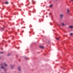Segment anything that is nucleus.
<instances>
[{"label":"nucleus","instance_id":"obj_1","mask_svg":"<svg viewBox=\"0 0 73 73\" xmlns=\"http://www.w3.org/2000/svg\"><path fill=\"white\" fill-rule=\"evenodd\" d=\"M40 48H41L42 49H44V47L42 46H40Z\"/></svg>","mask_w":73,"mask_h":73},{"label":"nucleus","instance_id":"obj_2","mask_svg":"<svg viewBox=\"0 0 73 73\" xmlns=\"http://www.w3.org/2000/svg\"><path fill=\"white\" fill-rule=\"evenodd\" d=\"M18 69L19 71H21V68L20 67H18Z\"/></svg>","mask_w":73,"mask_h":73},{"label":"nucleus","instance_id":"obj_3","mask_svg":"<svg viewBox=\"0 0 73 73\" xmlns=\"http://www.w3.org/2000/svg\"><path fill=\"white\" fill-rule=\"evenodd\" d=\"M69 27L70 28H71V29H72L73 28V26H69Z\"/></svg>","mask_w":73,"mask_h":73},{"label":"nucleus","instance_id":"obj_4","mask_svg":"<svg viewBox=\"0 0 73 73\" xmlns=\"http://www.w3.org/2000/svg\"><path fill=\"white\" fill-rule=\"evenodd\" d=\"M53 7V5H50V8H52Z\"/></svg>","mask_w":73,"mask_h":73},{"label":"nucleus","instance_id":"obj_5","mask_svg":"<svg viewBox=\"0 0 73 73\" xmlns=\"http://www.w3.org/2000/svg\"><path fill=\"white\" fill-rule=\"evenodd\" d=\"M60 16V17H61V18H62V16H63V15H62V14H61Z\"/></svg>","mask_w":73,"mask_h":73},{"label":"nucleus","instance_id":"obj_6","mask_svg":"<svg viewBox=\"0 0 73 73\" xmlns=\"http://www.w3.org/2000/svg\"><path fill=\"white\" fill-rule=\"evenodd\" d=\"M56 40H59L60 38L58 37L56 38Z\"/></svg>","mask_w":73,"mask_h":73},{"label":"nucleus","instance_id":"obj_7","mask_svg":"<svg viewBox=\"0 0 73 73\" xmlns=\"http://www.w3.org/2000/svg\"><path fill=\"white\" fill-rule=\"evenodd\" d=\"M62 25L63 26H65V24H64V23H62Z\"/></svg>","mask_w":73,"mask_h":73},{"label":"nucleus","instance_id":"obj_8","mask_svg":"<svg viewBox=\"0 0 73 73\" xmlns=\"http://www.w3.org/2000/svg\"><path fill=\"white\" fill-rule=\"evenodd\" d=\"M4 65L5 66H7V64H5V63H4Z\"/></svg>","mask_w":73,"mask_h":73},{"label":"nucleus","instance_id":"obj_9","mask_svg":"<svg viewBox=\"0 0 73 73\" xmlns=\"http://www.w3.org/2000/svg\"><path fill=\"white\" fill-rule=\"evenodd\" d=\"M11 56V54L9 53L7 54V56Z\"/></svg>","mask_w":73,"mask_h":73},{"label":"nucleus","instance_id":"obj_10","mask_svg":"<svg viewBox=\"0 0 73 73\" xmlns=\"http://www.w3.org/2000/svg\"><path fill=\"white\" fill-rule=\"evenodd\" d=\"M3 53H4V52H0V54H3Z\"/></svg>","mask_w":73,"mask_h":73},{"label":"nucleus","instance_id":"obj_11","mask_svg":"<svg viewBox=\"0 0 73 73\" xmlns=\"http://www.w3.org/2000/svg\"><path fill=\"white\" fill-rule=\"evenodd\" d=\"M1 68V69H5V68H4V67L3 66H2Z\"/></svg>","mask_w":73,"mask_h":73},{"label":"nucleus","instance_id":"obj_12","mask_svg":"<svg viewBox=\"0 0 73 73\" xmlns=\"http://www.w3.org/2000/svg\"><path fill=\"white\" fill-rule=\"evenodd\" d=\"M5 4H8V2H6L5 3Z\"/></svg>","mask_w":73,"mask_h":73},{"label":"nucleus","instance_id":"obj_13","mask_svg":"<svg viewBox=\"0 0 73 73\" xmlns=\"http://www.w3.org/2000/svg\"><path fill=\"white\" fill-rule=\"evenodd\" d=\"M67 10L68 12H69V9H67Z\"/></svg>","mask_w":73,"mask_h":73},{"label":"nucleus","instance_id":"obj_14","mask_svg":"<svg viewBox=\"0 0 73 73\" xmlns=\"http://www.w3.org/2000/svg\"><path fill=\"white\" fill-rule=\"evenodd\" d=\"M70 36H72V35H73V33H70Z\"/></svg>","mask_w":73,"mask_h":73},{"label":"nucleus","instance_id":"obj_15","mask_svg":"<svg viewBox=\"0 0 73 73\" xmlns=\"http://www.w3.org/2000/svg\"><path fill=\"white\" fill-rule=\"evenodd\" d=\"M13 68V66H11V68Z\"/></svg>","mask_w":73,"mask_h":73},{"label":"nucleus","instance_id":"obj_16","mask_svg":"<svg viewBox=\"0 0 73 73\" xmlns=\"http://www.w3.org/2000/svg\"><path fill=\"white\" fill-rule=\"evenodd\" d=\"M25 59L26 60H27V57H25Z\"/></svg>","mask_w":73,"mask_h":73},{"label":"nucleus","instance_id":"obj_17","mask_svg":"<svg viewBox=\"0 0 73 73\" xmlns=\"http://www.w3.org/2000/svg\"><path fill=\"white\" fill-rule=\"evenodd\" d=\"M22 28H25V27H22Z\"/></svg>","mask_w":73,"mask_h":73},{"label":"nucleus","instance_id":"obj_18","mask_svg":"<svg viewBox=\"0 0 73 73\" xmlns=\"http://www.w3.org/2000/svg\"><path fill=\"white\" fill-rule=\"evenodd\" d=\"M30 4V3H28V5H27L26 6H28V5H29V4Z\"/></svg>","mask_w":73,"mask_h":73},{"label":"nucleus","instance_id":"obj_19","mask_svg":"<svg viewBox=\"0 0 73 73\" xmlns=\"http://www.w3.org/2000/svg\"><path fill=\"white\" fill-rule=\"evenodd\" d=\"M2 30H4V28H2Z\"/></svg>","mask_w":73,"mask_h":73},{"label":"nucleus","instance_id":"obj_20","mask_svg":"<svg viewBox=\"0 0 73 73\" xmlns=\"http://www.w3.org/2000/svg\"><path fill=\"white\" fill-rule=\"evenodd\" d=\"M17 48V49H19V48Z\"/></svg>","mask_w":73,"mask_h":73},{"label":"nucleus","instance_id":"obj_21","mask_svg":"<svg viewBox=\"0 0 73 73\" xmlns=\"http://www.w3.org/2000/svg\"><path fill=\"white\" fill-rule=\"evenodd\" d=\"M39 22L40 23H41V21H39Z\"/></svg>","mask_w":73,"mask_h":73},{"label":"nucleus","instance_id":"obj_22","mask_svg":"<svg viewBox=\"0 0 73 73\" xmlns=\"http://www.w3.org/2000/svg\"><path fill=\"white\" fill-rule=\"evenodd\" d=\"M71 1H73V0H71Z\"/></svg>","mask_w":73,"mask_h":73},{"label":"nucleus","instance_id":"obj_23","mask_svg":"<svg viewBox=\"0 0 73 73\" xmlns=\"http://www.w3.org/2000/svg\"><path fill=\"white\" fill-rule=\"evenodd\" d=\"M2 48H1V50H3V49H1Z\"/></svg>","mask_w":73,"mask_h":73},{"label":"nucleus","instance_id":"obj_24","mask_svg":"<svg viewBox=\"0 0 73 73\" xmlns=\"http://www.w3.org/2000/svg\"><path fill=\"white\" fill-rule=\"evenodd\" d=\"M59 26H61V25H59Z\"/></svg>","mask_w":73,"mask_h":73},{"label":"nucleus","instance_id":"obj_25","mask_svg":"<svg viewBox=\"0 0 73 73\" xmlns=\"http://www.w3.org/2000/svg\"><path fill=\"white\" fill-rule=\"evenodd\" d=\"M21 24H22V23H21Z\"/></svg>","mask_w":73,"mask_h":73},{"label":"nucleus","instance_id":"obj_26","mask_svg":"<svg viewBox=\"0 0 73 73\" xmlns=\"http://www.w3.org/2000/svg\"><path fill=\"white\" fill-rule=\"evenodd\" d=\"M2 65H3V64H2Z\"/></svg>","mask_w":73,"mask_h":73},{"label":"nucleus","instance_id":"obj_27","mask_svg":"<svg viewBox=\"0 0 73 73\" xmlns=\"http://www.w3.org/2000/svg\"><path fill=\"white\" fill-rule=\"evenodd\" d=\"M0 58H1L0 57Z\"/></svg>","mask_w":73,"mask_h":73}]
</instances>
